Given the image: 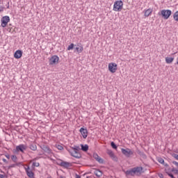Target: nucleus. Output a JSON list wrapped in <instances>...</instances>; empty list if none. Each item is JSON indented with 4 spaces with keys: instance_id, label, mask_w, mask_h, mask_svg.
Returning <instances> with one entry per match:
<instances>
[{
    "instance_id": "obj_1",
    "label": "nucleus",
    "mask_w": 178,
    "mask_h": 178,
    "mask_svg": "<svg viewBox=\"0 0 178 178\" xmlns=\"http://www.w3.org/2000/svg\"><path fill=\"white\" fill-rule=\"evenodd\" d=\"M143 167H134L130 170H124V173H125V176H136L138 175H141L143 173Z\"/></svg>"
},
{
    "instance_id": "obj_2",
    "label": "nucleus",
    "mask_w": 178,
    "mask_h": 178,
    "mask_svg": "<svg viewBox=\"0 0 178 178\" xmlns=\"http://www.w3.org/2000/svg\"><path fill=\"white\" fill-rule=\"evenodd\" d=\"M122 9L123 1L122 0L115 1L113 10H114V12H120V10H122Z\"/></svg>"
},
{
    "instance_id": "obj_3",
    "label": "nucleus",
    "mask_w": 178,
    "mask_h": 178,
    "mask_svg": "<svg viewBox=\"0 0 178 178\" xmlns=\"http://www.w3.org/2000/svg\"><path fill=\"white\" fill-rule=\"evenodd\" d=\"M41 149L44 152V154H47V155H49V156H52L54 155V152H52V149H51V147L47 145H41L40 146Z\"/></svg>"
},
{
    "instance_id": "obj_4",
    "label": "nucleus",
    "mask_w": 178,
    "mask_h": 178,
    "mask_svg": "<svg viewBox=\"0 0 178 178\" xmlns=\"http://www.w3.org/2000/svg\"><path fill=\"white\" fill-rule=\"evenodd\" d=\"M67 151L72 156H74V158H76V159H80V158H81V154H80L78 150L70 148L68 149Z\"/></svg>"
},
{
    "instance_id": "obj_5",
    "label": "nucleus",
    "mask_w": 178,
    "mask_h": 178,
    "mask_svg": "<svg viewBox=\"0 0 178 178\" xmlns=\"http://www.w3.org/2000/svg\"><path fill=\"white\" fill-rule=\"evenodd\" d=\"M161 15L165 20H168V19H169V17H170V15H172V10H162L161 12Z\"/></svg>"
},
{
    "instance_id": "obj_6",
    "label": "nucleus",
    "mask_w": 178,
    "mask_h": 178,
    "mask_svg": "<svg viewBox=\"0 0 178 178\" xmlns=\"http://www.w3.org/2000/svg\"><path fill=\"white\" fill-rule=\"evenodd\" d=\"M121 152L127 158H130V156H131V155H133L134 154V152L129 148H127V149L122 148Z\"/></svg>"
},
{
    "instance_id": "obj_7",
    "label": "nucleus",
    "mask_w": 178,
    "mask_h": 178,
    "mask_svg": "<svg viewBox=\"0 0 178 178\" xmlns=\"http://www.w3.org/2000/svg\"><path fill=\"white\" fill-rule=\"evenodd\" d=\"M108 70L111 73H116V70H118V64L115 63H110L108 64Z\"/></svg>"
},
{
    "instance_id": "obj_8",
    "label": "nucleus",
    "mask_w": 178,
    "mask_h": 178,
    "mask_svg": "<svg viewBox=\"0 0 178 178\" xmlns=\"http://www.w3.org/2000/svg\"><path fill=\"white\" fill-rule=\"evenodd\" d=\"M27 149V146L26 145L20 144L15 147V151L17 152H22L24 154V152Z\"/></svg>"
},
{
    "instance_id": "obj_9",
    "label": "nucleus",
    "mask_w": 178,
    "mask_h": 178,
    "mask_svg": "<svg viewBox=\"0 0 178 178\" xmlns=\"http://www.w3.org/2000/svg\"><path fill=\"white\" fill-rule=\"evenodd\" d=\"M59 63V56L57 55L52 56L49 59V65H58Z\"/></svg>"
},
{
    "instance_id": "obj_10",
    "label": "nucleus",
    "mask_w": 178,
    "mask_h": 178,
    "mask_svg": "<svg viewBox=\"0 0 178 178\" xmlns=\"http://www.w3.org/2000/svg\"><path fill=\"white\" fill-rule=\"evenodd\" d=\"M1 27H5L6 26L8 25V23L10 22V18L9 17V16H4L1 18Z\"/></svg>"
},
{
    "instance_id": "obj_11",
    "label": "nucleus",
    "mask_w": 178,
    "mask_h": 178,
    "mask_svg": "<svg viewBox=\"0 0 178 178\" xmlns=\"http://www.w3.org/2000/svg\"><path fill=\"white\" fill-rule=\"evenodd\" d=\"M106 154L111 158L112 160H113L115 162H118V157L116 155H115V153H113V151L107 149Z\"/></svg>"
},
{
    "instance_id": "obj_12",
    "label": "nucleus",
    "mask_w": 178,
    "mask_h": 178,
    "mask_svg": "<svg viewBox=\"0 0 178 178\" xmlns=\"http://www.w3.org/2000/svg\"><path fill=\"white\" fill-rule=\"evenodd\" d=\"M83 138H87V136H88V131L87 129H84L81 127L79 130Z\"/></svg>"
},
{
    "instance_id": "obj_13",
    "label": "nucleus",
    "mask_w": 178,
    "mask_h": 178,
    "mask_svg": "<svg viewBox=\"0 0 178 178\" xmlns=\"http://www.w3.org/2000/svg\"><path fill=\"white\" fill-rule=\"evenodd\" d=\"M26 173L28 177L30 178H34V172L31 171V169H30V167L25 168Z\"/></svg>"
},
{
    "instance_id": "obj_14",
    "label": "nucleus",
    "mask_w": 178,
    "mask_h": 178,
    "mask_svg": "<svg viewBox=\"0 0 178 178\" xmlns=\"http://www.w3.org/2000/svg\"><path fill=\"white\" fill-rule=\"evenodd\" d=\"M22 56H23V51L22 50H17L14 54L15 59H20Z\"/></svg>"
},
{
    "instance_id": "obj_15",
    "label": "nucleus",
    "mask_w": 178,
    "mask_h": 178,
    "mask_svg": "<svg viewBox=\"0 0 178 178\" xmlns=\"http://www.w3.org/2000/svg\"><path fill=\"white\" fill-rule=\"evenodd\" d=\"M173 60H175V58H173V57H166L165 58V63H168V65H170V63H172V62H173Z\"/></svg>"
},
{
    "instance_id": "obj_16",
    "label": "nucleus",
    "mask_w": 178,
    "mask_h": 178,
    "mask_svg": "<svg viewBox=\"0 0 178 178\" xmlns=\"http://www.w3.org/2000/svg\"><path fill=\"white\" fill-rule=\"evenodd\" d=\"M81 149L84 152H87L88 151V145H81Z\"/></svg>"
},
{
    "instance_id": "obj_17",
    "label": "nucleus",
    "mask_w": 178,
    "mask_h": 178,
    "mask_svg": "<svg viewBox=\"0 0 178 178\" xmlns=\"http://www.w3.org/2000/svg\"><path fill=\"white\" fill-rule=\"evenodd\" d=\"M151 13H152V9L149 8V9L146 10L145 11V17H148V16H149V15H151Z\"/></svg>"
},
{
    "instance_id": "obj_18",
    "label": "nucleus",
    "mask_w": 178,
    "mask_h": 178,
    "mask_svg": "<svg viewBox=\"0 0 178 178\" xmlns=\"http://www.w3.org/2000/svg\"><path fill=\"white\" fill-rule=\"evenodd\" d=\"M76 51L78 52V54H81L83 51H84V47H83L82 45L79 46V47H76Z\"/></svg>"
},
{
    "instance_id": "obj_19",
    "label": "nucleus",
    "mask_w": 178,
    "mask_h": 178,
    "mask_svg": "<svg viewBox=\"0 0 178 178\" xmlns=\"http://www.w3.org/2000/svg\"><path fill=\"white\" fill-rule=\"evenodd\" d=\"M60 166H63V168H69L70 163H69V162L63 161L60 163Z\"/></svg>"
},
{
    "instance_id": "obj_20",
    "label": "nucleus",
    "mask_w": 178,
    "mask_h": 178,
    "mask_svg": "<svg viewBox=\"0 0 178 178\" xmlns=\"http://www.w3.org/2000/svg\"><path fill=\"white\" fill-rule=\"evenodd\" d=\"M29 148H30V149H31V151H37V145H35V144H31L29 145Z\"/></svg>"
},
{
    "instance_id": "obj_21",
    "label": "nucleus",
    "mask_w": 178,
    "mask_h": 178,
    "mask_svg": "<svg viewBox=\"0 0 178 178\" xmlns=\"http://www.w3.org/2000/svg\"><path fill=\"white\" fill-rule=\"evenodd\" d=\"M95 174L97 177H101V176H102V171L97 170L95 172Z\"/></svg>"
},
{
    "instance_id": "obj_22",
    "label": "nucleus",
    "mask_w": 178,
    "mask_h": 178,
    "mask_svg": "<svg viewBox=\"0 0 178 178\" xmlns=\"http://www.w3.org/2000/svg\"><path fill=\"white\" fill-rule=\"evenodd\" d=\"M173 19H174V20H175V22H178V11H176L174 13Z\"/></svg>"
},
{
    "instance_id": "obj_23",
    "label": "nucleus",
    "mask_w": 178,
    "mask_h": 178,
    "mask_svg": "<svg viewBox=\"0 0 178 178\" xmlns=\"http://www.w3.org/2000/svg\"><path fill=\"white\" fill-rule=\"evenodd\" d=\"M74 48V44L71 43L68 47H67V51H72Z\"/></svg>"
},
{
    "instance_id": "obj_24",
    "label": "nucleus",
    "mask_w": 178,
    "mask_h": 178,
    "mask_svg": "<svg viewBox=\"0 0 178 178\" xmlns=\"http://www.w3.org/2000/svg\"><path fill=\"white\" fill-rule=\"evenodd\" d=\"M111 146L112 147V148H113V149H118V146L116 145V144H115V142H111Z\"/></svg>"
},
{
    "instance_id": "obj_25",
    "label": "nucleus",
    "mask_w": 178,
    "mask_h": 178,
    "mask_svg": "<svg viewBox=\"0 0 178 178\" xmlns=\"http://www.w3.org/2000/svg\"><path fill=\"white\" fill-rule=\"evenodd\" d=\"M97 162H99V163H104V159L99 156V158L97 159Z\"/></svg>"
},
{
    "instance_id": "obj_26",
    "label": "nucleus",
    "mask_w": 178,
    "mask_h": 178,
    "mask_svg": "<svg viewBox=\"0 0 178 178\" xmlns=\"http://www.w3.org/2000/svg\"><path fill=\"white\" fill-rule=\"evenodd\" d=\"M71 148H72V149H74L75 151H79V152L80 151V147H79L77 145H75Z\"/></svg>"
},
{
    "instance_id": "obj_27",
    "label": "nucleus",
    "mask_w": 178,
    "mask_h": 178,
    "mask_svg": "<svg viewBox=\"0 0 178 178\" xmlns=\"http://www.w3.org/2000/svg\"><path fill=\"white\" fill-rule=\"evenodd\" d=\"M32 165L33 168H38V166H40V163L33 162Z\"/></svg>"
},
{
    "instance_id": "obj_28",
    "label": "nucleus",
    "mask_w": 178,
    "mask_h": 178,
    "mask_svg": "<svg viewBox=\"0 0 178 178\" xmlns=\"http://www.w3.org/2000/svg\"><path fill=\"white\" fill-rule=\"evenodd\" d=\"M11 159L13 162H16V161H17V157L16 156V155H13L11 156Z\"/></svg>"
},
{
    "instance_id": "obj_29",
    "label": "nucleus",
    "mask_w": 178,
    "mask_h": 178,
    "mask_svg": "<svg viewBox=\"0 0 178 178\" xmlns=\"http://www.w3.org/2000/svg\"><path fill=\"white\" fill-rule=\"evenodd\" d=\"M158 162H159V163H161L162 165H163V163H165V160H163V159L160 158L158 159Z\"/></svg>"
},
{
    "instance_id": "obj_30",
    "label": "nucleus",
    "mask_w": 178,
    "mask_h": 178,
    "mask_svg": "<svg viewBox=\"0 0 178 178\" xmlns=\"http://www.w3.org/2000/svg\"><path fill=\"white\" fill-rule=\"evenodd\" d=\"M56 148H57V149H59L60 151H62V149H63V146H62L60 145H57Z\"/></svg>"
},
{
    "instance_id": "obj_31",
    "label": "nucleus",
    "mask_w": 178,
    "mask_h": 178,
    "mask_svg": "<svg viewBox=\"0 0 178 178\" xmlns=\"http://www.w3.org/2000/svg\"><path fill=\"white\" fill-rule=\"evenodd\" d=\"M99 157V156L98 155V154H97V153L93 154V158H94V159H95V161H97V159H98Z\"/></svg>"
},
{
    "instance_id": "obj_32",
    "label": "nucleus",
    "mask_w": 178,
    "mask_h": 178,
    "mask_svg": "<svg viewBox=\"0 0 178 178\" xmlns=\"http://www.w3.org/2000/svg\"><path fill=\"white\" fill-rule=\"evenodd\" d=\"M168 176L171 178H175V176L173 175V174H172V172H169L168 173Z\"/></svg>"
},
{
    "instance_id": "obj_33",
    "label": "nucleus",
    "mask_w": 178,
    "mask_h": 178,
    "mask_svg": "<svg viewBox=\"0 0 178 178\" xmlns=\"http://www.w3.org/2000/svg\"><path fill=\"white\" fill-rule=\"evenodd\" d=\"M7 177H8V176H6L5 175H2V174L0 175V178H7Z\"/></svg>"
},
{
    "instance_id": "obj_34",
    "label": "nucleus",
    "mask_w": 178,
    "mask_h": 178,
    "mask_svg": "<svg viewBox=\"0 0 178 178\" xmlns=\"http://www.w3.org/2000/svg\"><path fill=\"white\" fill-rule=\"evenodd\" d=\"M140 156H143V158H147V156L145 155V154L144 152L140 154Z\"/></svg>"
},
{
    "instance_id": "obj_35",
    "label": "nucleus",
    "mask_w": 178,
    "mask_h": 178,
    "mask_svg": "<svg viewBox=\"0 0 178 178\" xmlns=\"http://www.w3.org/2000/svg\"><path fill=\"white\" fill-rule=\"evenodd\" d=\"M173 156L177 159V161H178V154H175Z\"/></svg>"
},
{
    "instance_id": "obj_36",
    "label": "nucleus",
    "mask_w": 178,
    "mask_h": 178,
    "mask_svg": "<svg viewBox=\"0 0 178 178\" xmlns=\"http://www.w3.org/2000/svg\"><path fill=\"white\" fill-rule=\"evenodd\" d=\"M3 9H5L3 6H0V12H3Z\"/></svg>"
},
{
    "instance_id": "obj_37",
    "label": "nucleus",
    "mask_w": 178,
    "mask_h": 178,
    "mask_svg": "<svg viewBox=\"0 0 178 178\" xmlns=\"http://www.w3.org/2000/svg\"><path fill=\"white\" fill-rule=\"evenodd\" d=\"M2 161L4 163H8V160H6V159H3Z\"/></svg>"
},
{
    "instance_id": "obj_38",
    "label": "nucleus",
    "mask_w": 178,
    "mask_h": 178,
    "mask_svg": "<svg viewBox=\"0 0 178 178\" xmlns=\"http://www.w3.org/2000/svg\"><path fill=\"white\" fill-rule=\"evenodd\" d=\"M6 158H7V159H10V156L9 154H6Z\"/></svg>"
},
{
    "instance_id": "obj_39",
    "label": "nucleus",
    "mask_w": 178,
    "mask_h": 178,
    "mask_svg": "<svg viewBox=\"0 0 178 178\" xmlns=\"http://www.w3.org/2000/svg\"><path fill=\"white\" fill-rule=\"evenodd\" d=\"M76 178H81V177L80 176V175H76Z\"/></svg>"
},
{
    "instance_id": "obj_40",
    "label": "nucleus",
    "mask_w": 178,
    "mask_h": 178,
    "mask_svg": "<svg viewBox=\"0 0 178 178\" xmlns=\"http://www.w3.org/2000/svg\"><path fill=\"white\" fill-rule=\"evenodd\" d=\"M138 154L139 155H141V154H143V152H142L141 151H138Z\"/></svg>"
},
{
    "instance_id": "obj_41",
    "label": "nucleus",
    "mask_w": 178,
    "mask_h": 178,
    "mask_svg": "<svg viewBox=\"0 0 178 178\" xmlns=\"http://www.w3.org/2000/svg\"><path fill=\"white\" fill-rule=\"evenodd\" d=\"M159 177H163V175H160Z\"/></svg>"
},
{
    "instance_id": "obj_42",
    "label": "nucleus",
    "mask_w": 178,
    "mask_h": 178,
    "mask_svg": "<svg viewBox=\"0 0 178 178\" xmlns=\"http://www.w3.org/2000/svg\"><path fill=\"white\" fill-rule=\"evenodd\" d=\"M47 178H52V177H47Z\"/></svg>"
},
{
    "instance_id": "obj_43",
    "label": "nucleus",
    "mask_w": 178,
    "mask_h": 178,
    "mask_svg": "<svg viewBox=\"0 0 178 178\" xmlns=\"http://www.w3.org/2000/svg\"><path fill=\"white\" fill-rule=\"evenodd\" d=\"M7 8L9 9V6H8Z\"/></svg>"
},
{
    "instance_id": "obj_44",
    "label": "nucleus",
    "mask_w": 178,
    "mask_h": 178,
    "mask_svg": "<svg viewBox=\"0 0 178 178\" xmlns=\"http://www.w3.org/2000/svg\"><path fill=\"white\" fill-rule=\"evenodd\" d=\"M60 178H63V177L60 176Z\"/></svg>"
},
{
    "instance_id": "obj_45",
    "label": "nucleus",
    "mask_w": 178,
    "mask_h": 178,
    "mask_svg": "<svg viewBox=\"0 0 178 178\" xmlns=\"http://www.w3.org/2000/svg\"><path fill=\"white\" fill-rule=\"evenodd\" d=\"M38 155H41V153H39Z\"/></svg>"
},
{
    "instance_id": "obj_46",
    "label": "nucleus",
    "mask_w": 178,
    "mask_h": 178,
    "mask_svg": "<svg viewBox=\"0 0 178 178\" xmlns=\"http://www.w3.org/2000/svg\"><path fill=\"white\" fill-rule=\"evenodd\" d=\"M177 152L178 153V149H177Z\"/></svg>"
}]
</instances>
